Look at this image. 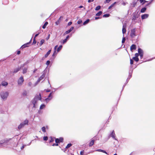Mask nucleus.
<instances>
[{
  "instance_id": "nucleus-1",
  "label": "nucleus",
  "mask_w": 155,
  "mask_h": 155,
  "mask_svg": "<svg viewBox=\"0 0 155 155\" xmlns=\"http://www.w3.org/2000/svg\"><path fill=\"white\" fill-rule=\"evenodd\" d=\"M41 96L40 94L36 95L35 98L33 99L32 101V104H33V107L35 108L38 101V100H41Z\"/></svg>"
},
{
  "instance_id": "nucleus-2",
  "label": "nucleus",
  "mask_w": 155,
  "mask_h": 155,
  "mask_svg": "<svg viewBox=\"0 0 155 155\" xmlns=\"http://www.w3.org/2000/svg\"><path fill=\"white\" fill-rule=\"evenodd\" d=\"M9 95V93L8 91H2L0 93L1 97L3 101H6Z\"/></svg>"
},
{
  "instance_id": "nucleus-3",
  "label": "nucleus",
  "mask_w": 155,
  "mask_h": 155,
  "mask_svg": "<svg viewBox=\"0 0 155 155\" xmlns=\"http://www.w3.org/2000/svg\"><path fill=\"white\" fill-rule=\"evenodd\" d=\"M24 81V79L22 77H21L18 79V84L19 85H22Z\"/></svg>"
},
{
  "instance_id": "nucleus-4",
  "label": "nucleus",
  "mask_w": 155,
  "mask_h": 155,
  "mask_svg": "<svg viewBox=\"0 0 155 155\" xmlns=\"http://www.w3.org/2000/svg\"><path fill=\"white\" fill-rule=\"evenodd\" d=\"M63 139L62 138H57L55 139V142L56 143L62 142L63 141Z\"/></svg>"
},
{
  "instance_id": "nucleus-5",
  "label": "nucleus",
  "mask_w": 155,
  "mask_h": 155,
  "mask_svg": "<svg viewBox=\"0 0 155 155\" xmlns=\"http://www.w3.org/2000/svg\"><path fill=\"white\" fill-rule=\"evenodd\" d=\"M126 24H124L123 25V28H122V33L124 35L125 33L126 32Z\"/></svg>"
},
{
  "instance_id": "nucleus-6",
  "label": "nucleus",
  "mask_w": 155,
  "mask_h": 155,
  "mask_svg": "<svg viewBox=\"0 0 155 155\" xmlns=\"http://www.w3.org/2000/svg\"><path fill=\"white\" fill-rule=\"evenodd\" d=\"M138 52L141 58L142 57L143 55V52L142 50L140 48L138 49Z\"/></svg>"
},
{
  "instance_id": "nucleus-7",
  "label": "nucleus",
  "mask_w": 155,
  "mask_h": 155,
  "mask_svg": "<svg viewBox=\"0 0 155 155\" xmlns=\"http://www.w3.org/2000/svg\"><path fill=\"white\" fill-rule=\"evenodd\" d=\"M149 16V15L148 14H144L141 16V18L142 19H144L147 18Z\"/></svg>"
},
{
  "instance_id": "nucleus-8",
  "label": "nucleus",
  "mask_w": 155,
  "mask_h": 155,
  "mask_svg": "<svg viewBox=\"0 0 155 155\" xmlns=\"http://www.w3.org/2000/svg\"><path fill=\"white\" fill-rule=\"evenodd\" d=\"M110 136L114 139L115 140H117V139H116V137L115 135V134L114 133V131L113 130L111 134H110Z\"/></svg>"
},
{
  "instance_id": "nucleus-9",
  "label": "nucleus",
  "mask_w": 155,
  "mask_h": 155,
  "mask_svg": "<svg viewBox=\"0 0 155 155\" xmlns=\"http://www.w3.org/2000/svg\"><path fill=\"white\" fill-rule=\"evenodd\" d=\"M130 35L132 37H134L135 36V30L134 29L132 30Z\"/></svg>"
},
{
  "instance_id": "nucleus-10",
  "label": "nucleus",
  "mask_w": 155,
  "mask_h": 155,
  "mask_svg": "<svg viewBox=\"0 0 155 155\" xmlns=\"http://www.w3.org/2000/svg\"><path fill=\"white\" fill-rule=\"evenodd\" d=\"M25 126V125L22 122L19 125L18 127V128L19 129H20L23 127Z\"/></svg>"
},
{
  "instance_id": "nucleus-11",
  "label": "nucleus",
  "mask_w": 155,
  "mask_h": 155,
  "mask_svg": "<svg viewBox=\"0 0 155 155\" xmlns=\"http://www.w3.org/2000/svg\"><path fill=\"white\" fill-rule=\"evenodd\" d=\"M1 84L3 86H6L8 85V83L6 81H3L2 82Z\"/></svg>"
},
{
  "instance_id": "nucleus-12",
  "label": "nucleus",
  "mask_w": 155,
  "mask_h": 155,
  "mask_svg": "<svg viewBox=\"0 0 155 155\" xmlns=\"http://www.w3.org/2000/svg\"><path fill=\"white\" fill-rule=\"evenodd\" d=\"M45 74H43L38 79V82H39L42 79L44 78V77H45Z\"/></svg>"
},
{
  "instance_id": "nucleus-13",
  "label": "nucleus",
  "mask_w": 155,
  "mask_h": 155,
  "mask_svg": "<svg viewBox=\"0 0 155 155\" xmlns=\"http://www.w3.org/2000/svg\"><path fill=\"white\" fill-rule=\"evenodd\" d=\"M45 107H46V105L45 104H42L40 106V110H42V109L45 108Z\"/></svg>"
},
{
  "instance_id": "nucleus-14",
  "label": "nucleus",
  "mask_w": 155,
  "mask_h": 155,
  "mask_svg": "<svg viewBox=\"0 0 155 155\" xmlns=\"http://www.w3.org/2000/svg\"><path fill=\"white\" fill-rule=\"evenodd\" d=\"M69 35H68L67 36L66 39L63 40L62 41V44H64L67 41L68 39L69 38Z\"/></svg>"
},
{
  "instance_id": "nucleus-15",
  "label": "nucleus",
  "mask_w": 155,
  "mask_h": 155,
  "mask_svg": "<svg viewBox=\"0 0 155 155\" xmlns=\"http://www.w3.org/2000/svg\"><path fill=\"white\" fill-rule=\"evenodd\" d=\"M8 140H2L0 141V143L1 145H2V144L6 143L7 142Z\"/></svg>"
},
{
  "instance_id": "nucleus-16",
  "label": "nucleus",
  "mask_w": 155,
  "mask_h": 155,
  "mask_svg": "<svg viewBox=\"0 0 155 155\" xmlns=\"http://www.w3.org/2000/svg\"><path fill=\"white\" fill-rule=\"evenodd\" d=\"M94 140H93L91 141L89 144V146L90 147L92 146L94 143Z\"/></svg>"
},
{
  "instance_id": "nucleus-17",
  "label": "nucleus",
  "mask_w": 155,
  "mask_h": 155,
  "mask_svg": "<svg viewBox=\"0 0 155 155\" xmlns=\"http://www.w3.org/2000/svg\"><path fill=\"white\" fill-rule=\"evenodd\" d=\"M51 50H49L47 53L45 55V58H47L48 56L50 54L51 52Z\"/></svg>"
},
{
  "instance_id": "nucleus-18",
  "label": "nucleus",
  "mask_w": 155,
  "mask_h": 155,
  "mask_svg": "<svg viewBox=\"0 0 155 155\" xmlns=\"http://www.w3.org/2000/svg\"><path fill=\"white\" fill-rule=\"evenodd\" d=\"M136 48V46L135 45H132L130 47V50H133V49H135Z\"/></svg>"
},
{
  "instance_id": "nucleus-19",
  "label": "nucleus",
  "mask_w": 155,
  "mask_h": 155,
  "mask_svg": "<svg viewBox=\"0 0 155 155\" xmlns=\"http://www.w3.org/2000/svg\"><path fill=\"white\" fill-rule=\"evenodd\" d=\"M96 151L101 152L103 153H106V154H107V153L105 150H102L98 149V150H96Z\"/></svg>"
},
{
  "instance_id": "nucleus-20",
  "label": "nucleus",
  "mask_w": 155,
  "mask_h": 155,
  "mask_svg": "<svg viewBox=\"0 0 155 155\" xmlns=\"http://www.w3.org/2000/svg\"><path fill=\"white\" fill-rule=\"evenodd\" d=\"M146 9H147V8L145 7H144V8H142L140 10L141 12V13L144 12L146 11Z\"/></svg>"
},
{
  "instance_id": "nucleus-21",
  "label": "nucleus",
  "mask_w": 155,
  "mask_h": 155,
  "mask_svg": "<svg viewBox=\"0 0 155 155\" xmlns=\"http://www.w3.org/2000/svg\"><path fill=\"white\" fill-rule=\"evenodd\" d=\"M29 43H27L23 45L21 47V48H25L26 47H27V45H28Z\"/></svg>"
},
{
  "instance_id": "nucleus-22",
  "label": "nucleus",
  "mask_w": 155,
  "mask_h": 155,
  "mask_svg": "<svg viewBox=\"0 0 155 155\" xmlns=\"http://www.w3.org/2000/svg\"><path fill=\"white\" fill-rule=\"evenodd\" d=\"M28 121L27 120H25L22 123L25 125H27L28 124Z\"/></svg>"
},
{
  "instance_id": "nucleus-23",
  "label": "nucleus",
  "mask_w": 155,
  "mask_h": 155,
  "mask_svg": "<svg viewBox=\"0 0 155 155\" xmlns=\"http://www.w3.org/2000/svg\"><path fill=\"white\" fill-rule=\"evenodd\" d=\"M27 71V68H23V74H25L26 73Z\"/></svg>"
},
{
  "instance_id": "nucleus-24",
  "label": "nucleus",
  "mask_w": 155,
  "mask_h": 155,
  "mask_svg": "<svg viewBox=\"0 0 155 155\" xmlns=\"http://www.w3.org/2000/svg\"><path fill=\"white\" fill-rule=\"evenodd\" d=\"M48 23L47 22H46L45 24L44 25L42 26V28L44 29H45L46 28L47 25L48 24Z\"/></svg>"
},
{
  "instance_id": "nucleus-25",
  "label": "nucleus",
  "mask_w": 155,
  "mask_h": 155,
  "mask_svg": "<svg viewBox=\"0 0 155 155\" xmlns=\"http://www.w3.org/2000/svg\"><path fill=\"white\" fill-rule=\"evenodd\" d=\"M62 47V45H60L57 49V52H59L61 50Z\"/></svg>"
},
{
  "instance_id": "nucleus-26",
  "label": "nucleus",
  "mask_w": 155,
  "mask_h": 155,
  "mask_svg": "<svg viewBox=\"0 0 155 155\" xmlns=\"http://www.w3.org/2000/svg\"><path fill=\"white\" fill-rule=\"evenodd\" d=\"M89 19H87L83 23V25H85L86 24H87L89 21Z\"/></svg>"
},
{
  "instance_id": "nucleus-27",
  "label": "nucleus",
  "mask_w": 155,
  "mask_h": 155,
  "mask_svg": "<svg viewBox=\"0 0 155 155\" xmlns=\"http://www.w3.org/2000/svg\"><path fill=\"white\" fill-rule=\"evenodd\" d=\"M61 18V17L60 18H59V19L58 20V21L55 22V24L56 25H58L59 24L60 22V18Z\"/></svg>"
},
{
  "instance_id": "nucleus-28",
  "label": "nucleus",
  "mask_w": 155,
  "mask_h": 155,
  "mask_svg": "<svg viewBox=\"0 0 155 155\" xmlns=\"http://www.w3.org/2000/svg\"><path fill=\"white\" fill-rule=\"evenodd\" d=\"M52 92H51L49 95H48V97L50 98V99H52Z\"/></svg>"
},
{
  "instance_id": "nucleus-29",
  "label": "nucleus",
  "mask_w": 155,
  "mask_h": 155,
  "mask_svg": "<svg viewBox=\"0 0 155 155\" xmlns=\"http://www.w3.org/2000/svg\"><path fill=\"white\" fill-rule=\"evenodd\" d=\"M45 42V40L44 39H42L41 40L40 43V46H41Z\"/></svg>"
},
{
  "instance_id": "nucleus-30",
  "label": "nucleus",
  "mask_w": 155,
  "mask_h": 155,
  "mask_svg": "<svg viewBox=\"0 0 155 155\" xmlns=\"http://www.w3.org/2000/svg\"><path fill=\"white\" fill-rule=\"evenodd\" d=\"M102 12L100 11L98 12L96 14V16H100L102 14Z\"/></svg>"
},
{
  "instance_id": "nucleus-31",
  "label": "nucleus",
  "mask_w": 155,
  "mask_h": 155,
  "mask_svg": "<svg viewBox=\"0 0 155 155\" xmlns=\"http://www.w3.org/2000/svg\"><path fill=\"white\" fill-rule=\"evenodd\" d=\"M72 146V144L71 143H68L66 147V148L67 149L70 147Z\"/></svg>"
},
{
  "instance_id": "nucleus-32",
  "label": "nucleus",
  "mask_w": 155,
  "mask_h": 155,
  "mask_svg": "<svg viewBox=\"0 0 155 155\" xmlns=\"http://www.w3.org/2000/svg\"><path fill=\"white\" fill-rule=\"evenodd\" d=\"M133 59L136 61H139V58L137 57H134L133 58Z\"/></svg>"
},
{
  "instance_id": "nucleus-33",
  "label": "nucleus",
  "mask_w": 155,
  "mask_h": 155,
  "mask_svg": "<svg viewBox=\"0 0 155 155\" xmlns=\"http://www.w3.org/2000/svg\"><path fill=\"white\" fill-rule=\"evenodd\" d=\"M51 100V99H50V98L48 97L45 99V101H46V102L47 103Z\"/></svg>"
},
{
  "instance_id": "nucleus-34",
  "label": "nucleus",
  "mask_w": 155,
  "mask_h": 155,
  "mask_svg": "<svg viewBox=\"0 0 155 155\" xmlns=\"http://www.w3.org/2000/svg\"><path fill=\"white\" fill-rule=\"evenodd\" d=\"M45 129H46V128L45 127H43L41 128V130H42V131H43L44 132H46Z\"/></svg>"
},
{
  "instance_id": "nucleus-35",
  "label": "nucleus",
  "mask_w": 155,
  "mask_h": 155,
  "mask_svg": "<svg viewBox=\"0 0 155 155\" xmlns=\"http://www.w3.org/2000/svg\"><path fill=\"white\" fill-rule=\"evenodd\" d=\"M110 15L109 14H105L103 16V17H109Z\"/></svg>"
},
{
  "instance_id": "nucleus-36",
  "label": "nucleus",
  "mask_w": 155,
  "mask_h": 155,
  "mask_svg": "<svg viewBox=\"0 0 155 155\" xmlns=\"http://www.w3.org/2000/svg\"><path fill=\"white\" fill-rule=\"evenodd\" d=\"M101 6H97L96 8H95V10H99L100 8H101Z\"/></svg>"
},
{
  "instance_id": "nucleus-37",
  "label": "nucleus",
  "mask_w": 155,
  "mask_h": 155,
  "mask_svg": "<svg viewBox=\"0 0 155 155\" xmlns=\"http://www.w3.org/2000/svg\"><path fill=\"white\" fill-rule=\"evenodd\" d=\"M140 2L141 3L143 2L142 4H143L145 2H147V1H145L144 0H140Z\"/></svg>"
},
{
  "instance_id": "nucleus-38",
  "label": "nucleus",
  "mask_w": 155,
  "mask_h": 155,
  "mask_svg": "<svg viewBox=\"0 0 155 155\" xmlns=\"http://www.w3.org/2000/svg\"><path fill=\"white\" fill-rule=\"evenodd\" d=\"M20 68H18L14 70V72L15 73H16L18 71L20 70Z\"/></svg>"
},
{
  "instance_id": "nucleus-39",
  "label": "nucleus",
  "mask_w": 155,
  "mask_h": 155,
  "mask_svg": "<svg viewBox=\"0 0 155 155\" xmlns=\"http://www.w3.org/2000/svg\"><path fill=\"white\" fill-rule=\"evenodd\" d=\"M43 140H47L48 139V137H47V136H45V137H44L43 138Z\"/></svg>"
},
{
  "instance_id": "nucleus-40",
  "label": "nucleus",
  "mask_w": 155,
  "mask_h": 155,
  "mask_svg": "<svg viewBox=\"0 0 155 155\" xmlns=\"http://www.w3.org/2000/svg\"><path fill=\"white\" fill-rule=\"evenodd\" d=\"M70 32H71L69 30L66 31L64 33V35H65L68 33H69Z\"/></svg>"
},
{
  "instance_id": "nucleus-41",
  "label": "nucleus",
  "mask_w": 155,
  "mask_h": 155,
  "mask_svg": "<svg viewBox=\"0 0 155 155\" xmlns=\"http://www.w3.org/2000/svg\"><path fill=\"white\" fill-rule=\"evenodd\" d=\"M111 0H106L104 2V3H108Z\"/></svg>"
},
{
  "instance_id": "nucleus-42",
  "label": "nucleus",
  "mask_w": 155,
  "mask_h": 155,
  "mask_svg": "<svg viewBox=\"0 0 155 155\" xmlns=\"http://www.w3.org/2000/svg\"><path fill=\"white\" fill-rule=\"evenodd\" d=\"M125 38L124 37H123V39H122V43H124L125 42Z\"/></svg>"
},
{
  "instance_id": "nucleus-43",
  "label": "nucleus",
  "mask_w": 155,
  "mask_h": 155,
  "mask_svg": "<svg viewBox=\"0 0 155 155\" xmlns=\"http://www.w3.org/2000/svg\"><path fill=\"white\" fill-rule=\"evenodd\" d=\"M82 20L81 19H79L78 21V24H80L82 22Z\"/></svg>"
},
{
  "instance_id": "nucleus-44",
  "label": "nucleus",
  "mask_w": 155,
  "mask_h": 155,
  "mask_svg": "<svg viewBox=\"0 0 155 155\" xmlns=\"http://www.w3.org/2000/svg\"><path fill=\"white\" fill-rule=\"evenodd\" d=\"M50 63V61H48L46 63V64L47 65H48Z\"/></svg>"
},
{
  "instance_id": "nucleus-45",
  "label": "nucleus",
  "mask_w": 155,
  "mask_h": 155,
  "mask_svg": "<svg viewBox=\"0 0 155 155\" xmlns=\"http://www.w3.org/2000/svg\"><path fill=\"white\" fill-rule=\"evenodd\" d=\"M74 29V27H71V28L69 30L71 32L73 29Z\"/></svg>"
},
{
  "instance_id": "nucleus-46",
  "label": "nucleus",
  "mask_w": 155,
  "mask_h": 155,
  "mask_svg": "<svg viewBox=\"0 0 155 155\" xmlns=\"http://www.w3.org/2000/svg\"><path fill=\"white\" fill-rule=\"evenodd\" d=\"M133 61L131 59H130V64H133Z\"/></svg>"
},
{
  "instance_id": "nucleus-47",
  "label": "nucleus",
  "mask_w": 155,
  "mask_h": 155,
  "mask_svg": "<svg viewBox=\"0 0 155 155\" xmlns=\"http://www.w3.org/2000/svg\"><path fill=\"white\" fill-rule=\"evenodd\" d=\"M114 5L112 4L110 6L109 8L108 9H110L112 7H113Z\"/></svg>"
},
{
  "instance_id": "nucleus-48",
  "label": "nucleus",
  "mask_w": 155,
  "mask_h": 155,
  "mask_svg": "<svg viewBox=\"0 0 155 155\" xmlns=\"http://www.w3.org/2000/svg\"><path fill=\"white\" fill-rule=\"evenodd\" d=\"M58 143H54L53 144L52 146H58Z\"/></svg>"
},
{
  "instance_id": "nucleus-49",
  "label": "nucleus",
  "mask_w": 155,
  "mask_h": 155,
  "mask_svg": "<svg viewBox=\"0 0 155 155\" xmlns=\"http://www.w3.org/2000/svg\"><path fill=\"white\" fill-rule=\"evenodd\" d=\"M36 41L35 40V37H34V38L33 43H34V44H35L36 43Z\"/></svg>"
},
{
  "instance_id": "nucleus-50",
  "label": "nucleus",
  "mask_w": 155,
  "mask_h": 155,
  "mask_svg": "<svg viewBox=\"0 0 155 155\" xmlns=\"http://www.w3.org/2000/svg\"><path fill=\"white\" fill-rule=\"evenodd\" d=\"M139 54L138 53H136L135 54V57H137L138 58V56H139Z\"/></svg>"
},
{
  "instance_id": "nucleus-51",
  "label": "nucleus",
  "mask_w": 155,
  "mask_h": 155,
  "mask_svg": "<svg viewBox=\"0 0 155 155\" xmlns=\"http://www.w3.org/2000/svg\"><path fill=\"white\" fill-rule=\"evenodd\" d=\"M72 24V22H69L68 24V25L70 26Z\"/></svg>"
},
{
  "instance_id": "nucleus-52",
  "label": "nucleus",
  "mask_w": 155,
  "mask_h": 155,
  "mask_svg": "<svg viewBox=\"0 0 155 155\" xmlns=\"http://www.w3.org/2000/svg\"><path fill=\"white\" fill-rule=\"evenodd\" d=\"M134 18H133V19H135L136 18H137L138 17V15L136 16H134Z\"/></svg>"
},
{
  "instance_id": "nucleus-53",
  "label": "nucleus",
  "mask_w": 155,
  "mask_h": 155,
  "mask_svg": "<svg viewBox=\"0 0 155 155\" xmlns=\"http://www.w3.org/2000/svg\"><path fill=\"white\" fill-rule=\"evenodd\" d=\"M50 35L49 34L48 35V36L46 38V40H48L50 38Z\"/></svg>"
},
{
  "instance_id": "nucleus-54",
  "label": "nucleus",
  "mask_w": 155,
  "mask_h": 155,
  "mask_svg": "<svg viewBox=\"0 0 155 155\" xmlns=\"http://www.w3.org/2000/svg\"><path fill=\"white\" fill-rule=\"evenodd\" d=\"M136 3H134L132 5H133V7H134L135 6V5H136Z\"/></svg>"
},
{
  "instance_id": "nucleus-55",
  "label": "nucleus",
  "mask_w": 155,
  "mask_h": 155,
  "mask_svg": "<svg viewBox=\"0 0 155 155\" xmlns=\"http://www.w3.org/2000/svg\"><path fill=\"white\" fill-rule=\"evenodd\" d=\"M94 0H88V2H93Z\"/></svg>"
},
{
  "instance_id": "nucleus-56",
  "label": "nucleus",
  "mask_w": 155,
  "mask_h": 155,
  "mask_svg": "<svg viewBox=\"0 0 155 155\" xmlns=\"http://www.w3.org/2000/svg\"><path fill=\"white\" fill-rule=\"evenodd\" d=\"M122 4L123 5H125L126 4V2H123L122 3Z\"/></svg>"
},
{
  "instance_id": "nucleus-57",
  "label": "nucleus",
  "mask_w": 155,
  "mask_h": 155,
  "mask_svg": "<svg viewBox=\"0 0 155 155\" xmlns=\"http://www.w3.org/2000/svg\"><path fill=\"white\" fill-rule=\"evenodd\" d=\"M58 46V45H56L55 46L54 48V50H56V49L57 48Z\"/></svg>"
},
{
  "instance_id": "nucleus-58",
  "label": "nucleus",
  "mask_w": 155,
  "mask_h": 155,
  "mask_svg": "<svg viewBox=\"0 0 155 155\" xmlns=\"http://www.w3.org/2000/svg\"><path fill=\"white\" fill-rule=\"evenodd\" d=\"M83 151H81L80 152V154H81V155H83Z\"/></svg>"
},
{
  "instance_id": "nucleus-59",
  "label": "nucleus",
  "mask_w": 155,
  "mask_h": 155,
  "mask_svg": "<svg viewBox=\"0 0 155 155\" xmlns=\"http://www.w3.org/2000/svg\"><path fill=\"white\" fill-rule=\"evenodd\" d=\"M39 33H38V34H36L35 35V38L36 37H37L39 35Z\"/></svg>"
},
{
  "instance_id": "nucleus-60",
  "label": "nucleus",
  "mask_w": 155,
  "mask_h": 155,
  "mask_svg": "<svg viewBox=\"0 0 155 155\" xmlns=\"http://www.w3.org/2000/svg\"><path fill=\"white\" fill-rule=\"evenodd\" d=\"M20 52H20V51H17V54H19L20 53Z\"/></svg>"
},
{
  "instance_id": "nucleus-61",
  "label": "nucleus",
  "mask_w": 155,
  "mask_h": 155,
  "mask_svg": "<svg viewBox=\"0 0 155 155\" xmlns=\"http://www.w3.org/2000/svg\"><path fill=\"white\" fill-rule=\"evenodd\" d=\"M99 18H100L99 17H96L95 18V19L96 20H97V19H99Z\"/></svg>"
},
{
  "instance_id": "nucleus-62",
  "label": "nucleus",
  "mask_w": 155,
  "mask_h": 155,
  "mask_svg": "<svg viewBox=\"0 0 155 155\" xmlns=\"http://www.w3.org/2000/svg\"><path fill=\"white\" fill-rule=\"evenodd\" d=\"M24 145L23 146L21 147V149L22 150L24 147Z\"/></svg>"
},
{
  "instance_id": "nucleus-63",
  "label": "nucleus",
  "mask_w": 155,
  "mask_h": 155,
  "mask_svg": "<svg viewBox=\"0 0 155 155\" xmlns=\"http://www.w3.org/2000/svg\"><path fill=\"white\" fill-rule=\"evenodd\" d=\"M83 6H79V8H83Z\"/></svg>"
},
{
  "instance_id": "nucleus-64",
  "label": "nucleus",
  "mask_w": 155,
  "mask_h": 155,
  "mask_svg": "<svg viewBox=\"0 0 155 155\" xmlns=\"http://www.w3.org/2000/svg\"><path fill=\"white\" fill-rule=\"evenodd\" d=\"M56 50H54V53L55 54L56 53Z\"/></svg>"
}]
</instances>
